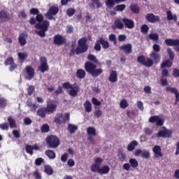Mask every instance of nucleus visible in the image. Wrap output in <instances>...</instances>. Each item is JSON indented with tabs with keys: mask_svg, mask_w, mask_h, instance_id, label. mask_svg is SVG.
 I'll return each instance as SVG.
<instances>
[{
	"mask_svg": "<svg viewBox=\"0 0 179 179\" xmlns=\"http://www.w3.org/2000/svg\"><path fill=\"white\" fill-rule=\"evenodd\" d=\"M87 38H81L78 40V45L77 48H73L70 51V57H72L76 52L77 55H79V54H83V52H86L87 50H89V45H87Z\"/></svg>",
	"mask_w": 179,
	"mask_h": 179,
	"instance_id": "f257e3e1",
	"label": "nucleus"
},
{
	"mask_svg": "<svg viewBox=\"0 0 179 179\" xmlns=\"http://www.w3.org/2000/svg\"><path fill=\"white\" fill-rule=\"evenodd\" d=\"M84 68L86 72L92 75L93 78H97V76H100V75H101V73L103 72V69H97V66L96 64L89 61L85 63Z\"/></svg>",
	"mask_w": 179,
	"mask_h": 179,
	"instance_id": "f03ea898",
	"label": "nucleus"
},
{
	"mask_svg": "<svg viewBox=\"0 0 179 179\" xmlns=\"http://www.w3.org/2000/svg\"><path fill=\"white\" fill-rule=\"evenodd\" d=\"M57 110V106L54 103L47 105L46 107L38 108L36 110V115L41 118H45L47 114H54Z\"/></svg>",
	"mask_w": 179,
	"mask_h": 179,
	"instance_id": "7ed1b4c3",
	"label": "nucleus"
},
{
	"mask_svg": "<svg viewBox=\"0 0 179 179\" xmlns=\"http://www.w3.org/2000/svg\"><path fill=\"white\" fill-rule=\"evenodd\" d=\"M63 89H66V90H70L68 92V94L71 96V97H77L78 94H79V92H80V88L79 85L76 83L73 85L69 82H66L62 84Z\"/></svg>",
	"mask_w": 179,
	"mask_h": 179,
	"instance_id": "20e7f679",
	"label": "nucleus"
},
{
	"mask_svg": "<svg viewBox=\"0 0 179 179\" xmlns=\"http://www.w3.org/2000/svg\"><path fill=\"white\" fill-rule=\"evenodd\" d=\"M101 45L102 48L104 50L110 48V43H108V41H106L103 37H100L98 40H96L94 47L95 51H101Z\"/></svg>",
	"mask_w": 179,
	"mask_h": 179,
	"instance_id": "39448f33",
	"label": "nucleus"
},
{
	"mask_svg": "<svg viewBox=\"0 0 179 179\" xmlns=\"http://www.w3.org/2000/svg\"><path fill=\"white\" fill-rule=\"evenodd\" d=\"M46 143L50 149H55L59 146V138L57 136L50 135L46 138Z\"/></svg>",
	"mask_w": 179,
	"mask_h": 179,
	"instance_id": "423d86ee",
	"label": "nucleus"
},
{
	"mask_svg": "<svg viewBox=\"0 0 179 179\" xmlns=\"http://www.w3.org/2000/svg\"><path fill=\"white\" fill-rule=\"evenodd\" d=\"M137 62H139V64H141V65L146 66L147 68H151V66H153V64H155L153 59L150 58L146 59L144 55L138 56L137 57Z\"/></svg>",
	"mask_w": 179,
	"mask_h": 179,
	"instance_id": "0eeeda50",
	"label": "nucleus"
},
{
	"mask_svg": "<svg viewBox=\"0 0 179 179\" xmlns=\"http://www.w3.org/2000/svg\"><path fill=\"white\" fill-rule=\"evenodd\" d=\"M59 12V8L55 6H52L50 7L48 11L45 13V17H48L49 20H55L54 16Z\"/></svg>",
	"mask_w": 179,
	"mask_h": 179,
	"instance_id": "6e6552de",
	"label": "nucleus"
},
{
	"mask_svg": "<svg viewBox=\"0 0 179 179\" xmlns=\"http://www.w3.org/2000/svg\"><path fill=\"white\" fill-rule=\"evenodd\" d=\"M40 62L41 65L38 67V71L42 73H44V72H48V71H50V67L47 63V58L45 57H41L40 58Z\"/></svg>",
	"mask_w": 179,
	"mask_h": 179,
	"instance_id": "1a4fd4ad",
	"label": "nucleus"
},
{
	"mask_svg": "<svg viewBox=\"0 0 179 179\" xmlns=\"http://www.w3.org/2000/svg\"><path fill=\"white\" fill-rule=\"evenodd\" d=\"M163 130H159L157 134V138H171L173 135V131L167 129L166 127H162Z\"/></svg>",
	"mask_w": 179,
	"mask_h": 179,
	"instance_id": "9d476101",
	"label": "nucleus"
},
{
	"mask_svg": "<svg viewBox=\"0 0 179 179\" xmlns=\"http://www.w3.org/2000/svg\"><path fill=\"white\" fill-rule=\"evenodd\" d=\"M148 121L151 124H156L157 127H163L164 125V120L159 117V115L151 116Z\"/></svg>",
	"mask_w": 179,
	"mask_h": 179,
	"instance_id": "9b49d317",
	"label": "nucleus"
},
{
	"mask_svg": "<svg viewBox=\"0 0 179 179\" xmlns=\"http://www.w3.org/2000/svg\"><path fill=\"white\" fill-rule=\"evenodd\" d=\"M134 155L138 157L139 156H141L143 157V159H150V152L148 150H143L138 149L136 150L134 152Z\"/></svg>",
	"mask_w": 179,
	"mask_h": 179,
	"instance_id": "f8f14e48",
	"label": "nucleus"
},
{
	"mask_svg": "<svg viewBox=\"0 0 179 179\" xmlns=\"http://www.w3.org/2000/svg\"><path fill=\"white\" fill-rule=\"evenodd\" d=\"M53 43L55 45H64L66 43V38L62 35L57 34L53 37Z\"/></svg>",
	"mask_w": 179,
	"mask_h": 179,
	"instance_id": "ddd939ff",
	"label": "nucleus"
},
{
	"mask_svg": "<svg viewBox=\"0 0 179 179\" xmlns=\"http://www.w3.org/2000/svg\"><path fill=\"white\" fill-rule=\"evenodd\" d=\"M24 71L27 75V80H31L33 78H34V75H36V72L34 71V68L31 66H27L24 68Z\"/></svg>",
	"mask_w": 179,
	"mask_h": 179,
	"instance_id": "4468645a",
	"label": "nucleus"
},
{
	"mask_svg": "<svg viewBox=\"0 0 179 179\" xmlns=\"http://www.w3.org/2000/svg\"><path fill=\"white\" fill-rule=\"evenodd\" d=\"M35 27L36 29H39L40 30L48 31V27H50V21L45 20L42 21V23H36Z\"/></svg>",
	"mask_w": 179,
	"mask_h": 179,
	"instance_id": "2eb2a0df",
	"label": "nucleus"
},
{
	"mask_svg": "<svg viewBox=\"0 0 179 179\" xmlns=\"http://www.w3.org/2000/svg\"><path fill=\"white\" fill-rule=\"evenodd\" d=\"M127 0H106L105 5L108 9H113L115 6V3H121Z\"/></svg>",
	"mask_w": 179,
	"mask_h": 179,
	"instance_id": "dca6fc26",
	"label": "nucleus"
},
{
	"mask_svg": "<svg viewBox=\"0 0 179 179\" xmlns=\"http://www.w3.org/2000/svg\"><path fill=\"white\" fill-rule=\"evenodd\" d=\"M145 19L149 22V23H156V22H160V17H159V15H155L153 13L147 14Z\"/></svg>",
	"mask_w": 179,
	"mask_h": 179,
	"instance_id": "f3484780",
	"label": "nucleus"
},
{
	"mask_svg": "<svg viewBox=\"0 0 179 179\" xmlns=\"http://www.w3.org/2000/svg\"><path fill=\"white\" fill-rule=\"evenodd\" d=\"M164 43L168 47H177L179 45V39L166 38Z\"/></svg>",
	"mask_w": 179,
	"mask_h": 179,
	"instance_id": "a211bd4d",
	"label": "nucleus"
},
{
	"mask_svg": "<svg viewBox=\"0 0 179 179\" xmlns=\"http://www.w3.org/2000/svg\"><path fill=\"white\" fill-rule=\"evenodd\" d=\"M122 22H123L125 27L127 29H134L135 27V22L134 20L129 19V18H123L122 20Z\"/></svg>",
	"mask_w": 179,
	"mask_h": 179,
	"instance_id": "6ab92c4d",
	"label": "nucleus"
},
{
	"mask_svg": "<svg viewBox=\"0 0 179 179\" xmlns=\"http://www.w3.org/2000/svg\"><path fill=\"white\" fill-rule=\"evenodd\" d=\"M119 48L120 51H124L126 54H131L132 52V44L131 43L124 44Z\"/></svg>",
	"mask_w": 179,
	"mask_h": 179,
	"instance_id": "aec40b11",
	"label": "nucleus"
},
{
	"mask_svg": "<svg viewBox=\"0 0 179 179\" xmlns=\"http://www.w3.org/2000/svg\"><path fill=\"white\" fill-rule=\"evenodd\" d=\"M152 152L155 153V157H163V154L162 153V148L160 145H155L152 148Z\"/></svg>",
	"mask_w": 179,
	"mask_h": 179,
	"instance_id": "412c9836",
	"label": "nucleus"
},
{
	"mask_svg": "<svg viewBox=\"0 0 179 179\" xmlns=\"http://www.w3.org/2000/svg\"><path fill=\"white\" fill-rule=\"evenodd\" d=\"M166 90V92H171V93H173V94H175V97H176L175 104H177V103H178V101H179L178 90H177L176 88H172L170 87H167Z\"/></svg>",
	"mask_w": 179,
	"mask_h": 179,
	"instance_id": "4be33fe9",
	"label": "nucleus"
},
{
	"mask_svg": "<svg viewBox=\"0 0 179 179\" xmlns=\"http://www.w3.org/2000/svg\"><path fill=\"white\" fill-rule=\"evenodd\" d=\"M150 58L153 59L154 62L155 64H159L160 62V59H162V56H160V54L156 52H152L151 54H150Z\"/></svg>",
	"mask_w": 179,
	"mask_h": 179,
	"instance_id": "5701e85b",
	"label": "nucleus"
},
{
	"mask_svg": "<svg viewBox=\"0 0 179 179\" xmlns=\"http://www.w3.org/2000/svg\"><path fill=\"white\" fill-rule=\"evenodd\" d=\"M109 82H111V83H115L118 80V75L117 74L116 71H112L109 78H108Z\"/></svg>",
	"mask_w": 179,
	"mask_h": 179,
	"instance_id": "b1692460",
	"label": "nucleus"
},
{
	"mask_svg": "<svg viewBox=\"0 0 179 179\" xmlns=\"http://www.w3.org/2000/svg\"><path fill=\"white\" fill-rule=\"evenodd\" d=\"M171 66H173V61L166 59L161 64L160 68L161 69H164L166 68H171Z\"/></svg>",
	"mask_w": 179,
	"mask_h": 179,
	"instance_id": "393cba45",
	"label": "nucleus"
},
{
	"mask_svg": "<svg viewBox=\"0 0 179 179\" xmlns=\"http://www.w3.org/2000/svg\"><path fill=\"white\" fill-rule=\"evenodd\" d=\"M55 122H56V124H59V125H61V124H65V117H64L62 113H59L57 115V117L55 118Z\"/></svg>",
	"mask_w": 179,
	"mask_h": 179,
	"instance_id": "a878e982",
	"label": "nucleus"
},
{
	"mask_svg": "<svg viewBox=\"0 0 179 179\" xmlns=\"http://www.w3.org/2000/svg\"><path fill=\"white\" fill-rule=\"evenodd\" d=\"M27 107H29V108H31V111H36V110H37V108H38V104L36 103H34L31 101V99H28L27 101Z\"/></svg>",
	"mask_w": 179,
	"mask_h": 179,
	"instance_id": "bb28decb",
	"label": "nucleus"
},
{
	"mask_svg": "<svg viewBox=\"0 0 179 179\" xmlns=\"http://www.w3.org/2000/svg\"><path fill=\"white\" fill-rule=\"evenodd\" d=\"M76 76L78 79H85L86 78V71L82 69H79L76 71Z\"/></svg>",
	"mask_w": 179,
	"mask_h": 179,
	"instance_id": "cd10ccee",
	"label": "nucleus"
},
{
	"mask_svg": "<svg viewBox=\"0 0 179 179\" xmlns=\"http://www.w3.org/2000/svg\"><path fill=\"white\" fill-rule=\"evenodd\" d=\"M112 29H113V30H115V29H124V24L121 22V20H116L114 22V25H112Z\"/></svg>",
	"mask_w": 179,
	"mask_h": 179,
	"instance_id": "c85d7f7f",
	"label": "nucleus"
},
{
	"mask_svg": "<svg viewBox=\"0 0 179 179\" xmlns=\"http://www.w3.org/2000/svg\"><path fill=\"white\" fill-rule=\"evenodd\" d=\"M166 19L167 20H174V22H177V15H173L171 10L166 11Z\"/></svg>",
	"mask_w": 179,
	"mask_h": 179,
	"instance_id": "c756f323",
	"label": "nucleus"
},
{
	"mask_svg": "<svg viewBox=\"0 0 179 179\" xmlns=\"http://www.w3.org/2000/svg\"><path fill=\"white\" fill-rule=\"evenodd\" d=\"M136 146H138V141H132L127 146L128 152H132L133 150H135V148H136Z\"/></svg>",
	"mask_w": 179,
	"mask_h": 179,
	"instance_id": "7c9ffc66",
	"label": "nucleus"
},
{
	"mask_svg": "<svg viewBox=\"0 0 179 179\" xmlns=\"http://www.w3.org/2000/svg\"><path fill=\"white\" fill-rule=\"evenodd\" d=\"M44 171L47 176H52L54 174V169L50 165L44 166Z\"/></svg>",
	"mask_w": 179,
	"mask_h": 179,
	"instance_id": "2f4dec72",
	"label": "nucleus"
},
{
	"mask_svg": "<svg viewBox=\"0 0 179 179\" xmlns=\"http://www.w3.org/2000/svg\"><path fill=\"white\" fill-rule=\"evenodd\" d=\"M18 43L21 47H24L26 44H27V41H26V38H24V34H22L20 35L18 38Z\"/></svg>",
	"mask_w": 179,
	"mask_h": 179,
	"instance_id": "473e14b6",
	"label": "nucleus"
},
{
	"mask_svg": "<svg viewBox=\"0 0 179 179\" xmlns=\"http://www.w3.org/2000/svg\"><path fill=\"white\" fill-rule=\"evenodd\" d=\"M8 122L10 128H17V126L16 125V120H15L12 116L8 117Z\"/></svg>",
	"mask_w": 179,
	"mask_h": 179,
	"instance_id": "72a5a7b5",
	"label": "nucleus"
},
{
	"mask_svg": "<svg viewBox=\"0 0 179 179\" xmlns=\"http://www.w3.org/2000/svg\"><path fill=\"white\" fill-rule=\"evenodd\" d=\"M45 155L48 157V159H50V160H53V159H55L56 155L52 150H47L45 152Z\"/></svg>",
	"mask_w": 179,
	"mask_h": 179,
	"instance_id": "f704fd0d",
	"label": "nucleus"
},
{
	"mask_svg": "<svg viewBox=\"0 0 179 179\" xmlns=\"http://www.w3.org/2000/svg\"><path fill=\"white\" fill-rule=\"evenodd\" d=\"M87 135H89V136H96V135H97L96 129L94 127H89L87 129Z\"/></svg>",
	"mask_w": 179,
	"mask_h": 179,
	"instance_id": "c9c22d12",
	"label": "nucleus"
},
{
	"mask_svg": "<svg viewBox=\"0 0 179 179\" xmlns=\"http://www.w3.org/2000/svg\"><path fill=\"white\" fill-rule=\"evenodd\" d=\"M84 108L86 113H92V103L90 101L87 100L84 103Z\"/></svg>",
	"mask_w": 179,
	"mask_h": 179,
	"instance_id": "e433bc0d",
	"label": "nucleus"
},
{
	"mask_svg": "<svg viewBox=\"0 0 179 179\" xmlns=\"http://www.w3.org/2000/svg\"><path fill=\"white\" fill-rule=\"evenodd\" d=\"M110 173V166L105 165L99 170V174H108Z\"/></svg>",
	"mask_w": 179,
	"mask_h": 179,
	"instance_id": "4c0bfd02",
	"label": "nucleus"
},
{
	"mask_svg": "<svg viewBox=\"0 0 179 179\" xmlns=\"http://www.w3.org/2000/svg\"><path fill=\"white\" fill-rule=\"evenodd\" d=\"M76 12V9H75L74 8H69L66 10V13L67 16H69V17H72V16L75 15Z\"/></svg>",
	"mask_w": 179,
	"mask_h": 179,
	"instance_id": "58836bf2",
	"label": "nucleus"
},
{
	"mask_svg": "<svg viewBox=\"0 0 179 179\" xmlns=\"http://www.w3.org/2000/svg\"><path fill=\"white\" fill-rule=\"evenodd\" d=\"M17 55L20 61H22V62H24L25 59L29 57L27 52H19Z\"/></svg>",
	"mask_w": 179,
	"mask_h": 179,
	"instance_id": "ea45409f",
	"label": "nucleus"
},
{
	"mask_svg": "<svg viewBox=\"0 0 179 179\" xmlns=\"http://www.w3.org/2000/svg\"><path fill=\"white\" fill-rule=\"evenodd\" d=\"M68 129L70 132V134H75L76 131H78V126L72 124H69L68 125Z\"/></svg>",
	"mask_w": 179,
	"mask_h": 179,
	"instance_id": "a19ab883",
	"label": "nucleus"
},
{
	"mask_svg": "<svg viewBox=\"0 0 179 179\" xmlns=\"http://www.w3.org/2000/svg\"><path fill=\"white\" fill-rule=\"evenodd\" d=\"M130 9L133 13H139V11L141 10L139 6L136 4H131L130 6Z\"/></svg>",
	"mask_w": 179,
	"mask_h": 179,
	"instance_id": "79ce46f5",
	"label": "nucleus"
},
{
	"mask_svg": "<svg viewBox=\"0 0 179 179\" xmlns=\"http://www.w3.org/2000/svg\"><path fill=\"white\" fill-rule=\"evenodd\" d=\"M129 162L131 166L133 169H136V167H138V166L139 164L138 162V160H136V159H134V158L130 159Z\"/></svg>",
	"mask_w": 179,
	"mask_h": 179,
	"instance_id": "37998d69",
	"label": "nucleus"
},
{
	"mask_svg": "<svg viewBox=\"0 0 179 179\" xmlns=\"http://www.w3.org/2000/svg\"><path fill=\"white\" fill-rule=\"evenodd\" d=\"M8 106V101L6 99L0 96V108H5Z\"/></svg>",
	"mask_w": 179,
	"mask_h": 179,
	"instance_id": "c03bdc74",
	"label": "nucleus"
},
{
	"mask_svg": "<svg viewBox=\"0 0 179 179\" xmlns=\"http://www.w3.org/2000/svg\"><path fill=\"white\" fill-rule=\"evenodd\" d=\"M125 8H127L125 4H119L116 6V7L114 8V10L115 12H122L123 10H125Z\"/></svg>",
	"mask_w": 179,
	"mask_h": 179,
	"instance_id": "a18cd8bd",
	"label": "nucleus"
},
{
	"mask_svg": "<svg viewBox=\"0 0 179 179\" xmlns=\"http://www.w3.org/2000/svg\"><path fill=\"white\" fill-rule=\"evenodd\" d=\"M91 170L93 171V173H100V165H98L96 164H93L91 166Z\"/></svg>",
	"mask_w": 179,
	"mask_h": 179,
	"instance_id": "49530a36",
	"label": "nucleus"
},
{
	"mask_svg": "<svg viewBox=\"0 0 179 179\" xmlns=\"http://www.w3.org/2000/svg\"><path fill=\"white\" fill-rule=\"evenodd\" d=\"M87 59L89 61H91L92 62H94V64H99V59L92 54H90L87 56Z\"/></svg>",
	"mask_w": 179,
	"mask_h": 179,
	"instance_id": "de8ad7c7",
	"label": "nucleus"
},
{
	"mask_svg": "<svg viewBox=\"0 0 179 179\" xmlns=\"http://www.w3.org/2000/svg\"><path fill=\"white\" fill-rule=\"evenodd\" d=\"M148 37L150 40H152L153 41H159V34H157V33L150 34Z\"/></svg>",
	"mask_w": 179,
	"mask_h": 179,
	"instance_id": "09e8293b",
	"label": "nucleus"
},
{
	"mask_svg": "<svg viewBox=\"0 0 179 179\" xmlns=\"http://www.w3.org/2000/svg\"><path fill=\"white\" fill-rule=\"evenodd\" d=\"M25 150H26L27 153H28L31 156H33V155L34 153L33 152V145H27L25 146Z\"/></svg>",
	"mask_w": 179,
	"mask_h": 179,
	"instance_id": "8fccbe9b",
	"label": "nucleus"
},
{
	"mask_svg": "<svg viewBox=\"0 0 179 179\" xmlns=\"http://www.w3.org/2000/svg\"><path fill=\"white\" fill-rule=\"evenodd\" d=\"M9 19V13L6 10L0 11V19Z\"/></svg>",
	"mask_w": 179,
	"mask_h": 179,
	"instance_id": "3c124183",
	"label": "nucleus"
},
{
	"mask_svg": "<svg viewBox=\"0 0 179 179\" xmlns=\"http://www.w3.org/2000/svg\"><path fill=\"white\" fill-rule=\"evenodd\" d=\"M141 31L143 34H146L149 32V26H148L146 24H144L141 27Z\"/></svg>",
	"mask_w": 179,
	"mask_h": 179,
	"instance_id": "603ef678",
	"label": "nucleus"
},
{
	"mask_svg": "<svg viewBox=\"0 0 179 179\" xmlns=\"http://www.w3.org/2000/svg\"><path fill=\"white\" fill-rule=\"evenodd\" d=\"M0 129H1L2 131H8L9 124L8 122H3L0 124Z\"/></svg>",
	"mask_w": 179,
	"mask_h": 179,
	"instance_id": "864d4df0",
	"label": "nucleus"
},
{
	"mask_svg": "<svg viewBox=\"0 0 179 179\" xmlns=\"http://www.w3.org/2000/svg\"><path fill=\"white\" fill-rule=\"evenodd\" d=\"M34 90H36L34 85H29L27 88L28 96H31L34 93Z\"/></svg>",
	"mask_w": 179,
	"mask_h": 179,
	"instance_id": "5fc2aeb1",
	"label": "nucleus"
},
{
	"mask_svg": "<svg viewBox=\"0 0 179 179\" xmlns=\"http://www.w3.org/2000/svg\"><path fill=\"white\" fill-rule=\"evenodd\" d=\"M166 52L168 53V55H169L170 60L173 61L174 60V52H173V50L170 48H167Z\"/></svg>",
	"mask_w": 179,
	"mask_h": 179,
	"instance_id": "6e6d98bb",
	"label": "nucleus"
},
{
	"mask_svg": "<svg viewBox=\"0 0 179 179\" xmlns=\"http://www.w3.org/2000/svg\"><path fill=\"white\" fill-rule=\"evenodd\" d=\"M128 106H129V104L128 103V101H127L125 99H122L120 101V108L125 109L127 108V107H128Z\"/></svg>",
	"mask_w": 179,
	"mask_h": 179,
	"instance_id": "4d7b16f0",
	"label": "nucleus"
},
{
	"mask_svg": "<svg viewBox=\"0 0 179 179\" xmlns=\"http://www.w3.org/2000/svg\"><path fill=\"white\" fill-rule=\"evenodd\" d=\"M110 41H113L114 45H117V36L114 34H111L109 35Z\"/></svg>",
	"mask_w": 179,
	"mask_h": 179,
	"instance_id": "13d9d810",
	"label": "nucleus"
},
{
	"mask_svg": "<svg viewBox=\"0 0 179 179\" xmlns=\"http://www.w3.org/2000/svg\"><path fill=\"white\" fill-rule=\"evenodd\" d=\"M36 20L38 23H43V22H44V16H43V14H38L36 17Z\"/></svg>",
	"mask_w": 179,
	"mask_h": 179,
	"instance_id": "bf43d9fd",
	"label": "nucleus"
},
{
	"mask_svg": "<svg viewBox=\"0 0 179 179\" xmlns=\"http://www.w3.org/2000/svg\"><path fill=\"white\" fill-rule=\"evenodd\" d=\"M13 57H10L6 59V61L4 62V65H6V66H8V65H11L12 64H13Z\"/></svg>",
	"mask_w": 179,
	"mask_h": 179,
	"instance_id": "052dcab7",
	"label": "nucleus"
},
{
	"mask_svg": "<svg viewBox=\"0 0 179 179\" xmlns=\"http://www.w3.org/2000/svg\"><path fill=\"white\" fill-rule=\"evenodd\" d=\"M33 176H34V178H36V179H41L42 178L41 173H40V171H38V170H36L33 173Z\"/></svg>",
	"mask_w": 179,
	"mask_h": 179,
	"instance_id": "680f3d73",
	"label": "nucleus"
},
{
	"mask_svg": "<svg viewBox=\"0 0 179 179\" xmlns=\"http://www.w3.org/2000/svg\"><path fill=\"white\" fill-rule=\"evenodd\" d=\"M43 163H44V159H43L41 157L36 158L35 159L36 166H41V164H43Z\"/></svg>",
	"mask_w": 179,
	"mask_h": 179,
	"instance_id": "e2e57ef3",
	"label": "nucleus"
},
{
	"mask_svg": "<svg viewBox=\"0 0 179 179\" xmlns=\"http://www.w3.org/2000/svg\"><path fill=\"white\" fill-rule=\"evenodd\" d=\"M48 131H50V126L47 124H43L41 127V132L46 133L48 132Z\"/></svg>",
	"mask_w": 179,
	"mask_h": 179,
	"instance_id": "0e129e2a",
	"label": "nucleus"
},
{
	"mask_svg": "<svg viewBox=\"0 0 179 179\" xmlns=\"http://www.w3.org/2000/svg\"><path fill=\"white\" fill-rule=\"evenodd\" d=\"M45 30L44 29H41L40 31H36V34L38 35V36H40V37H45Z\"/></svg>",
	"mask_w": 179,
	"mask_h": 179,
	"instance_id": "69168bd1",
	"label": "nucleus"
},
{
	"mask_svg": "<svg viewBox=\"0 0 179 179\" xmlns=\"http://www.w3.org/2000/svg\"><path fill=\"white\" fill-rule=\"evenodd\" d=\"M152 50L153 51H155V52H160V45H159L158 44H154L152 45Z\"/></svg>",
	"mask_w": 179,
	"mask_h": 179,
	"instance_id": "338daca9",
	"label": "nucleus"
},
{
	"mask_svg": "<svg viewBox=\"0 0 179 179\" xmlns=\"http://www.w3.org/2000/svg\"><path fill=\"white\" fill-rule=\"evenodd\" d=\"M172 75L174 78H179V69H173Z\"/></svg>",
	"mask_w": 179,
	"mask_h": 179,
	"instance_id": "774afa93",
	"label": "nucleus"
}]
</instances>
